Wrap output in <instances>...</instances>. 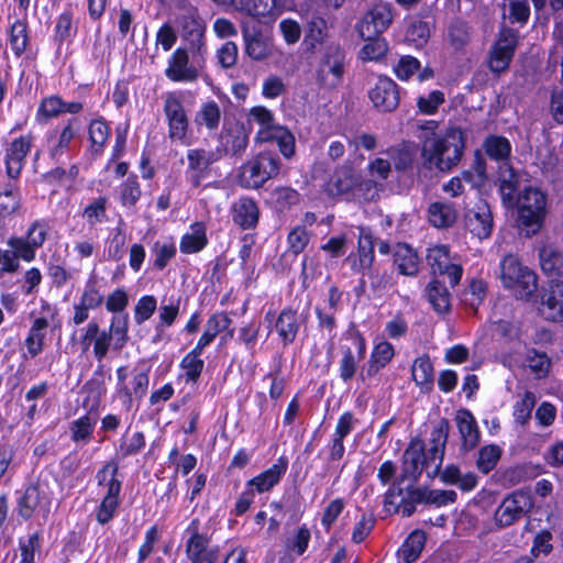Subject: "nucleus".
I'll return each mask as SVG.
<instances>
[{"mask_svg": "<svg viewBox=\"0 0 563 563\" xmlns=\"http://www.w3.org/2000/svg\"><path fill=\"white\" fill-rule=\"evenodd\" d=\"M449 433L450 422L448 419L442 418L431 432V446L428 455H424V443L421 439L411 440L404 452L402 473L396 483L401 485L406 479L417 482L423 464L428 465L435 461L438 463H435L434 473H438L443 461Z\"/></svg>", "mask_w": 563, "mask_h": 563, "instance_id": "f257e3e1", "label": "nucleus"}, {"mask_svg": "<svg viewBox=\"0 0 563 563\" xmlns=\"http://www.w3.org/2000/svg\"><path fill=\"white\" fill-rule=\"evenodd\" d=\"M464 148V133L460 128H450L444 135L431 133L421 144L422 166L449 172L460 163Z\"/></svg>", "mask_w": 563, "mask_h": 563, "instance_id": "f03ea898", "label": "nucleus"}, {"mask_svg": "<svg viewBox=\"0 0 563 563\" xmlns=\"http://www.w3.org/2000/svg\"><path fill=\"white\" fill-rule=\"evenodd\" d=\"M500 279L505 288L510 289L514 296L523 301L536 298L538 291L537 274L523 266L518 257L506 255L500 263Z\"/></svg>", "mask_w": 563, "mask_h": 563, "instance_id": "7ed1b4c3", "label": "nucleus"}, {"mask_svg": "<svg viewBox=\"0 0 563 563\" xmlns=\"http://www.w3.org/2000/svg\"><path fill=\"white\" fill-rule=\"evenodd\" d=\"M282 168V162L277 154L263 151L245 162L236 176L238 183L245 189H260L269 179L276 178Z\"/></svg>", "mask_w": 563, "mask_h": 563, "instance_id": "20e7f679", "label": "nucleus"}, {"mask_svg": "<svg viewBox=\"0 0 563 563\" xmlns=\"http://www.w3.org/2000/svg\"><path fill=\"white\" fill-rule=\"evenodd\" d=\"M514 207L518 210V227L527 234H536L547 216V195L537 187H526L516 197Z\"/></svg>", "mask_w": 563, "mask_h": 563, "instance_id": "39448f33", "label": "nucleus"}, {"mask_svg": "<svg viewBox=\"0 0 563 563\" xmlns=\"http://www.w3.org/2000/svg\"><path fill=\"white\" fill-rule=\"evenodd\" d=\"M346 56L344 51L335 44L327 45L320 55L316 78L324 89L336 88L345 73Z\"/></svg>", "mask_w": 563, "mask_h": 563, "instance_id": "423d86ee", "label": "nucleus"}, {"mask_svg": "<svg viewBox=\"0 0 563 563\" xmlns=\"http://www.w3.org/2000/svg\"><path fill=\"white\" fill-rule=\"evenodd\" d=\"M533 508V499L523 489L508 494L494 512V522L498 528H507L528 516Z\"/></svg>", "mask_w": 563, "mask_h": 563, "instance_id": "0eeeda50", "label": "nucleus"}, {"mask_svg": "<svg viewBox=\"0 0 563 563\" xmlns=\"http://www.w3.org/2000/svg\"><path fill=\"white\" fill-rule=\"evenodd\" d=\"M118 471V463L110 461L98 471L96 476L99 485L108 486L107 495L102 499L97 514V519L102 525L111 520L118 507V496L121 490V482L115 478Z\"/></svg>", "mask_w": 563, "mask_h": 563, "instance_id": "6e6552de", "label": "nucleus"}, {"mask_svg": "<svg viewBox=\"0 0 563 563\" xmlns=\"http://www.w3.org/2000/svg\"><path fill=\"white\" fill-rule=\"evenodd\" d=\"M394 19L391 5L387 3L375 4L369 9L356 25L362 38L382 36Z\"/></svg>", "mask_w": 563, "mask_h": 563, "instance_id": "1a4fd4ad", "label": "nucleus"}, {"mask_svg": "<svg viewBox=\"0 0 563 563\" xmlns=\"http://www.w3.org/2000/svg\"><path fill=\"white\" fill-rule=\"evenodd\" d=\"M242 36L245 54L251 59L262 62L273 55V41L263 32L257 23L250 24L247 22H243Z\"/></svg>", "mask_w": 563, "mask_h": 563, "instance_id": "9d476101", "label": "nucleus"}, {"mask_svg": "<svg viewBox=\"0 0 563 563\" xmlns=\"http://www.w3.org/2000/svg\"><path fill=\"white\" fill-rule=\"evenodd\" d=\"M46 236V225L35 221L29 228L26 239L12 236L7 243L11 247L16 260L22 258L26 262H31L35 258V250L43 245Z\"/></svg>", "mask_w": 563, "mask_h": 563, "instance_id": "9b49d317", "label": "nucleus"}, {"mask_svg": "<svg viewBox=\"0 0 563 563\" xmlns=\"http://www.w3.org/2000/svg\"><path fill=\"white\" fill-rule=\"evenodd\" d=\"M225 155V150L218 147L212 151L205 148H191L187 152L188 168L190 173V183L197 188L201 179L209 174L210 166Z\"/></svg>", "mask_w": 563, "mask_h": 563, "instance_id": "f8f14e48", "label": "nucleus"}, {"mask_svg": "<svg viewBox=\"0 0 563 563\" xmlns=\"http://www.w3.org/2000/svg\"><path fill=\"white\" fill-rule=\"evenodd\" d=\"M164 113L168 122V136L172 140H184L188 131V117L179 98L170 92L164 100Z\"/></svg>", "mask_w": 563, "mask_h": 563, "instance_id": "ddd939ff", "label": "nucleus"}, {"mask_svg": "<svg viewBox=\"0 0 563 563\" xmlns=\"http://www.w3.org/2000/svg\"><path fill=\"white\" fill-rule=\"evenodd\" d=\"M466 229L483 240L490 236L494 227L493 213L487 201L479 199L464 216Z\"/></svg>", "mask_w": 563, "mask_h": 563, "instance_id": "4468645a", "label": "nucleus"}, {"mask_svg": "<svg viewBox=\"0 0 563 563\" xmlns=\"http://www.w3.org/2000/svg\"><path fill=\"white\" fill-rule=\"evenodd\" d=\"M368 97L379 112L395 111L400 101L398 85L388 77L380 76L369 90Z\"/></svg>", "mask_w": 563, "mask_h": 563, "instance_id": "2eb2a0df", "label": "nucleus"}, {"mask_svg": "<svg viewBox=\"0 0 563 563\" xmlns=\"http://www.w3.org/2000/svg\"><path fill=\"white\" fill-rule=\"evenodd\" d=\"M539 311L547 320L563 321V282L550 280L542 288Z\"/></svg>", "mask_w": 563, "mask_h": 563, "instance_id": "dca6fc26", "label": "nucleus"}, {"mask_svg": "<svg viewBox=\"0 0 563 563\" xmlns=\"http://www.w3.org/2000/svg\"><path fill=\"white\" fill-rule=\"evenodd\" d=\"M427 262L433 274L448 276L452 287L456 286L462 276V267L453 264L450 260L449 249L444 245L434 246L428 250Z\"/></svg>", "mask_w": 563, "mask_h": 563, "instance_id": "f3484780", "label": "nucleus"}, {"mask_svg": "<svg viewBox=\"0 0 563 563\" xmlns=\"http://www.w3.org/2000/svg\"><path fill=\"white\" fill-rule=\"evenodd\" d=\"M165 75L173 81L194 82L199 77L197 66L189 63V55L186 48H177L168 59V67Z\"/></svg>", "mask_w": 563, "mask_h": 563, "instance_id": "a211bd4d", "label": "nucleus"}, {"mask_svg": "<svg viewBox=\"0 0 563 563\" xmlns=\"http://www.w3.org/2000/svg\"><path fill=\"white\" fill-rule=\"evenodd\" d=\"M521 174L510 163L498 165L497 184L503 205L506 208H514V201L519 195Z\"/></svg>", "mask_w": 563, "mask_h": 563, "instance_id": "6ab92c4d", "label": "nucleus"}, {"mask_svg": "<svg viewBox=\"0 0 563 563\" xmlns=\"http://www.w3.org/2000/svg\"><path fill=\"white\" fill-rule=\"evenodd\" d=\"M455 422L462 440L463 451L474 450L481 441V432L473 413L467 409H460L455 415Z\"/></svg>", "mask_w": 563, "mask_h": 563, "instance_id": "aec40b11", "label": "nucleus"}, {"mask_svg": "<svg viewBox=\"0 0 563 563\" xmlns=\"http://www.w3.org/2000/svg\"><path fill=\"white\" fill-rule=\"evenodd\" d=\"M256 142H276L278 148L285 158H291L296 152V141L294 134L282 125L260 130L255 136Z\"/></svg>", "mask_w": 563, "mask_h": 563, "instance_id": "412c9836", "label": "nucleus"}, {"mask_svg": "<svg viewBox=\"0 0 563 563\" xmlns=\"http://www.w3.org/2000/svg\"><path fill=\"white\" fill-rule=\"evenodd\" d=\"M30 148V140L23 136L14 140L9 145L5 155L7 175L9 178L16 179L20 176Z\"/></svg>", "mask_w": 563, "mask_h": 563, "instance_id": "4be33fe9", "label": "nucleus"}, {"mask_svg": "<svg viewBox=\"0 0 563 563\" xmlns=\"http://www.w3.org/2000/svg\"><path fill=\"white\" fill-rule=\"evenodd\" d=\"M231 212L233 222L244 230L254 228L258 222L260 211L251 198L242 197L236 200L231 207Z\"/></svg>", "mask_w": 563, "mask_h": 563, "instance_id": "5701e85b", "label": "nucleus"}, {"mask_svg": "<svg viewBox=\"0 0 563 563\" xmlns=\"http://www.w3.org/2000/svg\"><path fill=\"white\" fill-rule=\"evenodd\" d=\"M357 173L350 165H341L335 168L328 183L330 195H345L354 189L357 184Z\"/></svg>", "mask_w": 563, "mask_h": 563, "instance_id": "b1692460", "label": "nucleus"}, {"mask_svg": "<svg viewBox=\"0 0 563 563\" xmlns=\"http://www.w3.org/2000/svg\"><path fill=\"white\" fill-rule=\"evenodd\" d=\"M186 554L190 563H214L218 560V550L209 548V539L206 536L189 538Z\"/></svg>", "mask_w": 563, "mask_h": 563, "instance_id": "393cba45", "label": "nucleus"}, {"mask_svg": "<svg viewBox=\"0 0 563 563\" xmlns=\"http://www.w3.org/2000/svg\"><path fill=\"white\" fill-rule=\"evenodd\" d=\"M483 147L486 155L490 159L496 161L498 165L510 163L512 147L507 137L490 134L484 140Z\"/></svg>", "mask_w": 563, "mask_h": 563, "instance_id": "a878e982", "label": "nucleus"}, {"mask_svg": "<svg viewBox=\"0 0 563 563\" xmlns=\"http://www.w3.org/2000/svg\"><path fill=\"white\" fill-rule=\"evenodd\" d=\"M394 262L402 275L415 276L419 272V257L408 244H397L394 252Z\"/></svg>", "mask_w": 563, "mask_h": 563, "instance_id": "bb28decb", "label": "nucleus"}, {"mask_svg": "<svg viewBox=\"0 0 563 563\" xmlns=\"http://www.w3.org/2000/svg\"><path fill=\"white\" fill-rule=\"evenodd\" d=\"M426 533L421 530L412 531L397 552L398 559L404 563H413L421 554L426 544Z\"/></svg>", "mask_w": 563, "mask_h": 563, "instance_id": "cd10ccee", "label": "nucleus"}, {"mask_svg": "<svg viewBox=\"0 0 563 563\" xmlns=\"http://www.w3.org/2000/svg\"><path fill=\"white\" fill-rule=\"evenodd\" d=\"M287 470V461L279 459L277 464L261 473L249 482L250 485L255 486L260 493L272 489L280 479L282 475Z\"/></svg>", "mask_w": 563, "mask_h": 563, "instance_id": "c85d7f7f", "label": "nucleus"}, {"mask_svg": "<svg viewBox=\"0 0 563 563\" xmlns=\"http://www.w3.org/2000/svg\"><path fill=\"white\" fill-rule=\"evenodd\" d=\"M426 296L438 313H446L451 308L450 292L439 279L431 280L426 287Z\"/></svg>", "mask_w": 563, "mask_h": 563, "instance_id": "c756f323", "label": "nucleus"}, {"mask_svg": "<svg viewBox=\"0 0 563 563\" xmlns=\"http://www.w3.org/2000/svg\"><path fill=\"white\" fill-rule=\"evenodd\" d=\"M429 221L435 228H449L457 218L455 208L450 202H433L428 209Z\"/></svg>", "mask_w": 563, "mask_h": 563, "instance_id": "7c9ffc66", "label": "nucleus"}, {"mask_svg": "<svg viewBox=\"0 0 563 563\" xmlns=\"http://www.w3.org/2000/svg\"><path fill=\"white\" fill-rule=\"evenodd\" d=\"M446 36L450 45L455 51H461L470 43L472 30L465 21L455 19L449 24Z\"/></svg>", "mask_w": 563, "mask_h": 563, "instance_id": "2f4dec72", "label": "nucleus"}, {"mask_svg": "<svg viewBox=\"0 0 563 563\" xmlns=\"http://www.w3.org/2000/svg\"><path fill=\"white\" fill-rule=\"evenodd\" d=\"M275 327L284 344L294 342L299 328L296 311L290 309L283 310Z\"/></svg>", "mask_w": 563, "mask_h": 563, "instance_id": "473e14b6", "label": "nucleus"}, {"mask_svg": "<svg viewBox=\"0 0 563 563\" xmlns=\"http://www.w3.org/2000/svg\"><path fill=\"white\" fill-rule=\"evenodd\" d=\"M48 327V321L45 318H37L34 320L29 335L25 339V345L29 354L35 357L43 351L45 331Z\"/></svg>", "mask_w": 563, "mask_h": 563, "instance_id": "72a5a7b5", "label": "nucleus"}, {"mask_svg": "<svg viewBox=\"0 0 563 563\" xmlns=\"http://www.w3.org/2000/svg\"><path fill=\"white\" fill-rule=\"evenodd\" d=\"M404 488L398 483H394L385 494V507L394 506L395 511H400L402 516L410 517L416 510V504L405 499Z\"/></svg>", "mask_w": 563, "mask_h": 563, "instance_id": "f704fd0d", "label": "nucleus"}, {"mask_svg": "<svg viewBox=\"0 0 563 563\" xmlns=\"http://www.w3.org/2000/svg\"><path fill=\"white\" fill-rule=\"evenodd\" d=\"M387 153L397 172H406L412 167L416 152L410 144H399L389 148Z\"/></svg>", "mask_w": 563, "mask_h": 563, "instance_id": "c9c22d12", "label": "nucleus"}, {"mask_svg": "<svg viewBox=\"0 0 563 563\" xmlns=\"http://www.w3.org/2000/svg\"><path fill=\"white\" fill-rule=\"evenodd\" d=\"M129 317L128 314L114 316L111 319V324L108 334H111L113 341L112 349L121 351L129 340Z\"/></svg>", "mask_w": 563, "mask_h": 563, "instance_id": "e433bc0d", "label": "nucleus"}, {"mask_svg": "<svg viewBox=\"0 0 563 563\" xmlns=\"http://www.w3.org/2000/svg\"><path fill=\"white\" fill-rule=\"evenodd\" d=\"M542 271L548 275H561L563 273V253L552 246L540 250Z\"/></svg>", "mask_w": 563, "mask_h": 563, "instance_id": "4c0bfd02", "label": "nucleus"}, {"mask_svg": "<svg viewBox=\"0 0 563 563\" xmlns=\"http://www.w3.org/2000/svg\"><path fill=\"white\" fill-rule=\"evenodd\" d=\"M207 244L205 228L201 223L192 225V233L185 234L180 242V251L186 254L199 252Z\"/></svg>", "mask_w": 563, "mask_h": 563, "instance_id": "58836bf2", "label": "nucleus"}, {"mask_svg": "<svg viewBox=\"0 0 563 563\" xmlns=\"http://www.w3.org/2000/svg\"><path fill=\"white\" fill-rule=\"evenodd\" d=\"M412 378L417 385L430 389L433 383V366L429 357H418L411 368Z\"/></svg>", "mask_w": 563, "mask_h": 563, "instance_id": "ea45409f", "label": "nucleus"}, {"mask_svg": "<svg viewBox=\"0 0 563 563\" xmlns=\"http://www.w3.org/2000/svg\"><path fill=\"white\" fill-rule=\"evenodd\" d=\"M41 499L40 489L35 485L29 486L18 500V514L23 519H30Z\"/></svg>", "mask_w": 563, "mask_h": 563, "instance_id": "a19ab883", "label": "nucleus"}, {"mask_svg": "<svg viewBox=\"0 0 563 563\" xmlns=\"http://www.w3.org/2000/svg\"><path fill=\"white\" fill-rule=\"evenodd\" d=\"M184 40L188 45V49L192 54L194 63L198 67H202L205 64L206 53L205 29H196V31L194 30V33L184 35Z\"/></svg>", "mask_w": 563, "mask_h": 563, "instance_id": "79ce46f5", "label": "nucleus"}, {"mask_svg": "<svg viewBox=\"0 0 563 563\" xmlns=\"http://www.w3.org/2000/svg\"><path fill=\"white\" fill-rule=\"evenodd\" d=\"M501 455V449L496 444L483 446L478 452L476 461L477 468L487 474L495 468Z\"/></svg>", "mask_w": 563, "mask_h": 563, "instance_id": "37998d69", "label": "nucleus"}, {"mask_svg": "<svg viewBox=\"0 0 563 563\" xmlns=\"http://www.w3.org/2000/svg\"><path fill=\"white\" fill-rule=\"evenodd\" d=\"M363 40L366 41V44L360 51V58L362 60H378L386 55L388 45L384 37L377 36Z\"/></svg>", "mask_w": 563, "mask_h": 563, "instance_id": "c03bdc74", "label": "nucleus"}, {"mask_svg": "<svg viewBox=\"0 0 563 563\" xmlns=\"http://www.w3.org/2000/svg\"><path fill=\"white\" fill-rule=\"evenodd\" d=\"M536 406V396L532 391L526 390L521 399L514 406L515 421L521 426L528 423L531 418V412Z\"/></svg>", "mask_w": 563, "mask_h": 563, "instance_id": "a18cd8bd", "label": "nucleus"}, {"mask_svg": "<svg viewBox=\"0 0 563 563\" xmlns=\"http://www.w3.org/2000/svg\"><path fill=\"white\" fill-rule=\"evenodd\" d=\"M430 37V27L427 22L413 20L406 31V41L416 47H422Z\"/></svg>", "mask_w": 563, "mask_h": 563, "instance_id": "49530a36", "label": "nucleus"}, {"mask_svg": "<svg viewBox=\"0 0 563 563\" xmlns=\"http://www.w3.org/2000/svg\"><path fill=\"white\" fill-rule=\"evenodd\" d=\"M527 363L536 378L540 379L548 375L551 361L545 353H540L532 349L527 353Z\"/></svg>", "mask_w": 563, "mask_h": 563, "instance_id": "de8ad7c7", "label": "nucleus"}, {"mask_svg": "<svg viewBox=\"0 0 563 563\" xmlns=\"http://www.w3.org/2000/svg\"><path fill=\"white\" fill-rule=\"evenodd\" d=\"M10 45L16 56H20L27 45V26L22 21H16L10 30Z\"/></svg>", "mask_w": 563, "mask_h": 563, "instance_id": "09e8293b", "label": "nucleus"}, {"mask_svg": "<svg viewBox=\"0 0 563 563\" xmlns=\"http://www.w3.org/2000/svg\"><path fill=\"white\" fill-rule=\"evenodd\" d=\"M328 35V23L321 16H312L308 24L306 41L311 47L321 44Z\"/></svg>", "mask_w": 563, "mask_h": 563, "instance_id": "8fccbe9b", "label": "nucleus"}, {"mask_svg": "<svg viewBox=\"0 0 563 563\" xmlns=\"http://www.w3.org/2000/svg\"><path fill=\"white\" fill-rule=\"evenodd\" d=\"M221 119V111L214 101H209L202 104L198 112L197 120L199 123L205 124L209 130L218 128Z\"/></svg>", "mask_w": 563, "mask_h": 563, "instance_id": "3c124183", "label": "nucleus"}, {"mask_svg": "<svg viewBox=\"0 0 563 563\" xmlns=\"http://www.w3.org/2000/svg\"><path fill=\"white\" fill-rule=\"evenodd\" d=\"M145 445V437L143 432L126 433L122 437L120 443V453L123 457L136 454Z\"/></svg>", "mask_w": 563, "mask_h": 563, "instance_id": "603ef678", "label": "nucleus"}, {"mask_svg": "<svg viewBox=\"0 0 563 563\" xmlns=\"http://www.w3.org/2000/svg\"><path fill=\"white\" fill-rule=\"evenodd\" d=\"M157 301L154 296H143L139 299L134 309V319L137 324H142L148 320L155 312Z\"/></svg>", "mask_w": 563, "mask_h": 563, "instance_id": "864d4df0", "label": "nucleus"}, {"mask_svg": "<svg viewBox=\"0 0 563 563\" xmlns=\"http://www.w3.org/2000/svg\"><path fill=\"white\" fill-rule=\"evenodd\" d=\"M514 57L508 51H501L496 45L493 46L489 54V69L495 74H500L508 69Z\"/></svg>", "mask_w": 563, "mask_h": 563, "instance_id": "5fc2aeb1", "label": "nucleus"}, {"mask_svg": "<svg viewBox=\"0 0 563 563\" xmlns=\"http://www.w3.org/2000/svg\"><path fill=\"white\" fill-rule=\"evenodd\" d=\"M230 141L227 142L225 153L231 152L233 156H241L249 144V135L243 128L233 130L230 134Z\"/></svg>", "mask_w": 563, "mask_h": 563, "instance_id": "6e6d98bb", "label": "nucleus"}, {"mask_svg": "<svg viewBox=\"0 0 563 563\" xmlns=\"http://www.w3.org/2000/svg\"><path fill=\"white\" fill-rule=\"evenodd\" d=\"M153 253L155 254L154 267L162 271L166 267L167 263L175 256L176 247L174 244L156 242L153 246Z\"/></svg>", "mask_w": 563, "mask_h": 563, "instance_id": "4d7b16f0", "label": "nucleus"}, {"mask_svg": "<svg viewBox=\"0 0 563 563\" xmlns=\"http://www.w3.org/2000/svg\"><path fill=\"white\" fill-rule=\"evenodd\" d=\"M383 185L377 184L373 179H360L357 176V184L354 189L357 192V196L362 198L364 201H374L379 197V191L382 190Z\"/></svg>", "mask_w": 563, "mask_h": 563, "instance_id": "13d9d810", "label": "nucleus"}, {"mask_svg": "<svg viewBox=\"0 0 563 563\" xmlns=\"http://www.w3.org/2000/svg\"><path fill=\"white\" fill-rule=\"evenodd\" d=\"M95 422L90 417L84 416L71 423V438L74 441H88L91 437Z\"/></svg>", "mask_w": 563, "mask_h": 563, "instance_id": "bf43d9fd", "label": "nucleus"}, {"mask_svg": "<svg viewBox=\"0 0 563 563\" xmlns=\"http://www.w3.org/2000/svg\"><path fill=\"white\" fill-rule=\"evenodd\" d=\"M239 48L234 42H225L217 52V58L221 67L232 68L238 62Z\"/></svg>", "mask_w": 563, "mask_h": 563, "instance_id": "052dcab7", "label": "nucleus"}, {"mask_svg": "<svg viewBox=\"0 0 563 563\" xmlns=\"http://www.w3.org/2000/svg\"><path fill=\"white\" fill-rule=\"evenodd\" d=\"M445 100L444 93L440 90H434L428 97H420L417 101L418 109L424 114H433L437 112L440 104Z\"/></svg>", "mask_w": 563, "mask_h": 563, "instance_id": "680f3d73", "label": "nucleus"}, {"mask_svg": "<svg viewBox=\"0 0 563 563\" xmlns=\"http://www.w3.org/2000/svg\"><path fill=\"white\" fill-rule=\"evenodd\" d=\"M360 267L371 269L374 262V242L371 235L358 241Z\"/></svg>", "mask_w": 563, "mask_h": 563, "instance_id": "e2e57ef3", "label": "nucleus"}, {"mask_svg": "<svg viewBox=\"0 0 563 563\" xmlns=\"http://www.w3.org/2000/svg\"><path fill=\"white\" fill-rule=\"evenodd\" d=\"M65 102L57 96L45 98L38 108V114L45 119L54 118L64 113Z\"/></svg>", "mask_w": 563, "mask_h": 563, "instance_id": "0e129e2a", "label": "nucleus"}, {"mask_svg": "<svg viewBox=\"0 0 563 563\" xmlns=\"http://www.w3.org/2000/svg\"><path fill=\"white\" fill-rule=\"evenodd\" d=\"M106 203L107 199L104 197H99L85 208L84 217L87 218L90 225H95L106 218Z\"/></svg>", "mask_w": 563, "mask_h": 563, "instance_id": "69168bd1", "label": "nucleus"}, {"mask_svg": "<svg viewBox=\"0 0 563 563\" xmlns=\"http://www.w3.org/2000/svg\"><path fill=\"white\" fill-rule=\"evenodd\" d=\"M420 68V63L412 56H402L395 67L396 76L400 80H408Z\"/></svg>", "mask_w": 563, "mask_h": 563, "instance_id": "338daca9", "label": "nucleus"}, {"mask_svg": "<svg viewBox=\"0 0 563 563\" xmlns=\"http://www.w3.org/2000/svg\"><path fill=\"white\" fill-rule=\"evenodd\" d=\"M509 19L512 23H526L530 16L528 0H508Z\"/></svg>", "mask_w": 563, "mask_h": 563, "instance_id": "774afa93", "label": "nucleus"}]
</instances>
